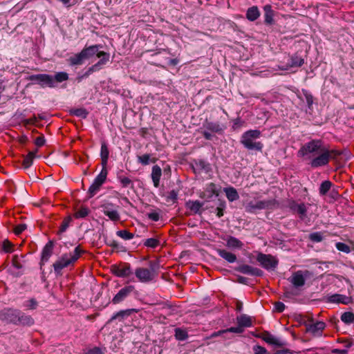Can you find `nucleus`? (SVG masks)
Listing matches in <instances>:
<instances>
[{"label":"nucleus","instance_id":"obj_38","mask_svg":"<svg viewBox=\"0 0 354 354\" xmlns=\"http://www.w3.org/2000/svg\"><path fill=\"white\" fill-rule=\"evenodd\" d=\"M174 336L178 341H185L188 338L187 331L181 328H176L174 329Z\"/></svg>","mask_w":354,"mask_h":354},{"label":"nucleus","instance_id":"obj_35","mask_svg":"<svg viewBox=\"0 0 354 354\" xmlns=\"http://www.w3.org/2000/svg\"><path fill=\"white\" fill-rule=\"evenodd\" d=\"M37 152V149H35V151H30L26 156L24 157L22 166L24 169H28L32 165L33 160L36 156Z\"/></svg>","mask_w":354,"mask_h":354},{"label":"nucleus","instance_id":"obj_11","mask_svg":"<svg viewBox=\"0 0 354 354\" xmlns=\"http://www.w3.org/2000/svg\"><path fill=\"white\" fill-rule=\"evenodd\" d=\"M185 207L188 210L186 213L187 215L201 214L205 209L208 208L207 206L205 207L204 201L200 202L199 201H187Z\"/></svg>","mask_w":354,"mask_h":354},{"label":"nucleus","instance_id":"obj_51","mask_svg":"<svg viewBox=\"0 0 354 354\" xmlns=\"http://www.w3.org/2000/svg\"><path fill=\"white\" fill-rule=\"evenodd\" d=\"M309 239L313 242L319 243L323 240V236L321 232H316L310 234Z\"/></svg>","mask_w":354,"mask_h":354},{"label":"nucleus","instance_id":"obj_17","mask_svg":"<svg viewBox=\"0 0 354 354\" xmlns=\"http://www.w3.org/2000/svg\"><path fill=\"white\" fill-rule=\"evenodd\" d=\"M19 310L8 308L5 309L1 314V319L8 323L18 325Z\"/></svg>","mask_w":354,"mask_h":354},{"label":"nucleus","instance_id":"obj_45","mask_svg":"<svg viewBox=\"0 0 354 354\" xmlns=\"http://www.w3.org/2000/svg\"><path fill=\"white\" fill-rule=\"evenodd\" d=\"M341 320L346 324H350L354 322V313L350 311L344 312L341 315Z\"/></svg>","mask_w":354,"mask_h":354},{"label":"nucleus","instance_id":"obj_20","mask_svg":"<svg viewBox=\"0 0 354 354\" xmlns=\"http://www.w3.org/2000/svg\"><path fill=\"white\" fill-rule=\"evenodd\" d=\"M192 169L195 174H201L202 172L207 174L212 171L211 165L203 159L194 160Z\"/></svg>","mask_w":354,"mask_h":354},{"label":"nucleus","instance_id":"obj_56","mask_svg":"<svg viewBox=\"0 0 354 354\" xmlns=\"http://www.w3.org/2000/svg\"><path fill=\"white\" fill-rule=\"evenodd\" d=\"M243 331H244V328L243 327H241L239 324H238L237 326L230 327V328H227L226 330H223L222 331V333L230 332V333H234L240 334V333H242Z\"/></svg>","mask_w":354,"mask_h":354},{"label":"nucleus","instance_id":"obj_34","mask_svg":"<svg viewBox=\"0 0 354 354\" xmlns=\"http://www.w3.org/2000/svg\"><path fill=\"white\" fill-rule=\"evenodd\" d=\"M236 321L237 324H239L243 328L250 327L252 325L250 317L245 314H242L240 316H238L236 317Z\"/></svg>","mask_w":354,"mask_h":354},{"label":"nucleus","instance_id":"obj_29","mask_svg":"<svg viewBox=\"0 0 354 354\" xmlns=\"http://www.w3.org/2000/svg\"><path fill=\"white\" fill-rule=\"evenodd\" d=\"M162 175V169L161 168L156 165L152 167L151 171V178L155 187H158L160 183V178Z\"/></svg>","mask_w":354,"mask_h":354},{"label":"nucleus","instance_id":"obj_36","mask_svg":"<svg viewBox=\"0 0 354 354\" xmlns=\"http://www.w3.org/2000/svg\"><path fill=\"white\" fill-rule=\"evenodd\" d=\"M90 209L84 205H82L79 209L75 208L73 216L76 219L84 218L90 214Z\"/></svg>","mask_w":354,"mask_h":354},{"label":"nucleus","instance_id":"obj_57","mask_svg":"<svg viewBox=\"0 0 354 354\" xmlns=\"http://www.w3.org/2000/svg\"><path fill=\"white\" fill-rule=\"evenodd\" d=\"M113 245V250L118 252H126L127 249L123 245L120 244L118 241H115V243H112Z\"/></svg>","mask_w":354,"mask_h":354},{"label":"nucleus","instance_id":"obj_4","mask_svg":"<svg viewBox=\"0 0 354 354\" xmlns=\"http://www.w3.org/2000/svg\"><path fill=\"white\" fill-rule=\"evenodd\" d=\"M102 46L100 44H95L89 46H85L81 52L75 54L68 59V62L71 66L81 65L85 59H88L93 57L95 55L97 56V53H100L99 49Z\"/></svg>","mask_w":354,"mask_h":354},{"label":"nucleus","instance_id":"obj_27","mask_svg":"<svg viewBox=\"0 0 354 354\" xmlns=\"http://www.w3.org/2000/svg\"><path fill=\"white\" fill-rule=\"evenodd\" d=\"M100 156L102 160V168H106L108 159L109 156V150L105 142H102L101 145Z\"/></svg>","mask_w":354,"mask_h":354},{"label":"nucleus","instance_id":"obj_23","mask_svg":"<svg viewBox=\"0 0 354 354\" xmlns=\"http://www.w3.org/2000/svg\"><path fill=\"white\" fill-rule=\"evenodd\" d=\"M304 64V59L298 53H295L290 57L289 62L282 70H288L290 68L301 67Z\"/></svg>","mask_w":354,"mask_h":354},{"label":"nucleus","instance_id":"obj_39","mask_svg":"<svg viewBox=\"0 0 354 354\" xmlns=\"http://www.w3.org/2000/svg\"><path fill=\"white\" fill-rule=\"evenodd\" d=\"M89 112L84 108L73 109L70 110V114L77 117L85 119L87 118Z\"/></svg>","mask_w":354,"mask_h":354},{"label":"nucleus","instance_id":"obj_59","mask_svg":"<svg viewBox=\"0 0 354 354\" xmlns=\"http://www.w3.org/2000/svg\"><path fill=\"white\" fill-rule=\"evenodd\" d=\"M252 349L254 354H268L267 349L260 345H254Z\"/></svg>","mask_w":354,"mask_h":354},{"label":"nucleus","instance_id":"obj_54","mask_svg":"<svg viewBox=\"0 0 354 354\" xmlns=\"http://www.w3.org/2000/svg\"><path fill=\"white\" fill-rule=\"evenodd\" d=\"M118 178V180H120V183L123 187H127L130 185L132 186V181L128 177L124 176H119Z\"/></svg>","mask_w":354,"mask_h":354},{"label":"nucleus","instance_id":"obj_12","mask_svg":"<svg viewBox=\"0 0 354 354\" xmlns=\"http://www.w3.org/2000/svg\"><path fill=\"white\" fill-rule=\"evenodd\" d=\"M308 274L309 271L308 270H305L304 272L298 270L293 272L288 280L295 288H299L305 284L306 277H308Z\"/></svg>","mask_w":354,"mask_h":354},{"label":"nucleus","instance_id":"obj_18","mask_svg":"<svg viewBox=\"0 0 354 354\" xmlns=\"http://www.w3.org/2000/svg\"><path fill=\"white\" fill-rule=\"evenodd\" d=\"M310 204L305 203H297L295 201H292L289 206L293 213H297L299 215V218L304 220L307 217V209L310 206Z\"/></svg>","mask_w":354,"mask_h":354},{"label":"nucleus","instance_id":"obj_63","mask_svg":"<svg viewBox=\"0 0 354 354\" xmlns=\"http://www.w3.org/2000/svg\"><path fill=\"white\" fill-rule=\"evenodd\" d=\"M330 196L332 199H338V198L341 196V194L338 192V189L336 187H333L330 190Z\"/></svg>","mask_w":354,"mask_h":354},{"label":"nucleus","instance_id":"obj_1","mask_svg":"<svg viewBox=\"0 0 354 354\" xmlns=\"http://www.w3.org/2000/svg\"><path fill=\"white\" fill-rule=\"evenodd\" d=\"M319 153L311 159L310 165L313 168H317L328 164L330 159H335L341 153L335 149H329L322 140L314 139L304 145L298 151V156L304 157L308 154Z\"/></svg>","mask_w":354,"mask_h":354},{"label":"nucleus","instance_id":"obj_10","mask_svg":"<svg viewBox=\"0 0 354 354\" xmlns=\"http://www.w3.org/2000/svg\"><path fill=\"white\" fill-rule=\"evenodd\" d=\"M111 270L115 276L118 277H127L133 274L131 265L129 263L113 265L111 267Z\"/></svg>","mask_w":354,"mask_h":354},{"label":"nucleus","instance_id":"obj_22","mask_svg":"<svg viewBox=\"0 0 354 354\" xmlns=\"http://www.w3.org/2000/svg\"><path fill=\"white\" fill-rule=\"evenodd\" d=\"M54 243L49 241L43 248L41 254L40 267L41 268L46 263L53 254Z\"/></svg>","mask_w":354,"mask_h":354},{"label":"nucleus","instance_id":"obj_40","mask_svg":"<svg viewBox=\"0 0 354 354\" xmlns=\"http://www.w3.org/2000/svg\"><path fill=\"white\" fill-rule=\"evenodd\" d=\"M227 199H238L239 198L236 189L233 187H228L223 189Z\"/></svg>","mask_w":354,"mask_h":354},{"label":"nucleus","instance_id":"obj_41","mask_svg":"<svg viewBox=\"0 0 354 354\" xmlns=\"http://www.w3.org/2000/svg\"><path fill=\"white\" fill-rule=\"evenodd\" d=\"M333 187V183L330 180L323 181L319 187V194L321 196H324L326 193L329 192Z\"/></svg>","mask_w":354,"mask_h":354},{"label":"nucleus","instance_id":"obj_62","mask_svg":"<svg viewBox=\"0 0 354 354\" xmlns=\"http://www.w3.org/2000/svg\"><path fill=\"white\" fill-rule=\"evenodd\" d=\"M274 310L277 313H282L286 308V306L283 302L277 301L274 303Z\"/></svg>","mask_w":354,"mask_h":354},{"label":"nucleus","instance_id":"obj_48","mask_svg":"<svg viewBox=\"0 0 354 354\" xmlns=\"http://www.w3.org/2000/svg\"><path fill=\"white\" fill-rule=\"evenodd\" d=\"M53 77V84H55V82H62L66 81L68 79V75L66 72H58Z\"/></svg>","mask_w":354,"mask_h":354},{"label":"nucleus","instance_id":"obj_49","mask_svg":"<svg viewBox=\"0 0 354 354\" xmlns=\"http://www.w3.org/2000/svg\"><path fill=\"white\" fill-rule=\"evenodd\" d=\"M13 244L8 240L5 239L1 243V250L6 253H11L13 250Z\"/></svg>","mask_w":354,"mask_h":354},{"label":"nucleus","instance_id":"obj_30","mask_svg":"<svg viewBox=\"0 0 354 354\" xmlns=\"http://www.w3.org/2000/svg\"><path fill=\"white\" fill-rule=\"evenodd\" d=\"M102 208L104 214L108 216L111 221H118L120 220V215L116 210L111 209L108 205H103Z\"/></svg>","mask_w":354,"mask_h":354},{"label":"nucleus","instance_id":"obj_52","mask_svg":"<svg viewBox=\"0 0 354 354\" xmlns=\"http://www.w3.org/2000/svg\"><path fill=\"white\" fill-rule=\"evenodd\" d=\"M160 210H159V211H156V210L151 211L150 212L147 213L146 216L151 221L156 222V221H158L160 220Z\"/></svg>","mask_w":354,"mask_h":354},{"label":"nucleus","instance_id":"obj_26","mask_svg":"<svg viewBox=\"0 0 354 354\" xmlns=\"http://www.w3.org/2000/svg\"><path fill=\"white\" fill-rule=\"evenodd\" d=\"M38 84H39L43 88L46 86L53 88L55 86V85L53 84V77L46 73L40 74V78L39 80Z\"/></svg>","mask_w":354,"mask_h":354},{"label":"nucleus","instance_id":"obj_16","mask_svg":"<svg viewBox=\"0 0 354 354\" xmlns=\"http://www.w3.org/2000/svg\"><path fill=\"white\" fill-rule=\"evenodd\" d=\"M234 270L244 274L250 275L252 277H262L263 271L261 269L247 264L240 265L234 268Z\"/></svg>","mask_w":354,"mask_h":354},{"label":"nucleus","instance_id":"obj_32","mask_svg":"<svg viewBox=\"0 0 354 354\" xmlns=\"http://www.w3.org/2000/svg\"><path fill=\"white\" fill-rule=\"evenodd\" d=\"M260 16V12L257 6L249 8L246 12V18L250 21L257 20Z\"/></svg>","mask_w":354,"mask_h":354},{"label":"nucleus","instance_id":"obj_31","mask_svg":"<svg viewBox=\"0 0 354 354\" xmlns=\"http://www.w3.org/2000/svg\"><path fill=\"white\" fill-rule=\"evenodd\" d=\"M263 10L265 12V24H273V16H274V11L272 8V6L270 4H267L264 6Z\"/></svg>","mask_w":354,"mask_h":354},{"label":"nucleus","instance_id":"obj_61","mask_svg":"<svg viewBox=\"0 0 354 354\" xmlns=\"http://www.w3.org/2000/svg\"><path fill=\"white\" fill-rule=\"evenodd\" d=\"M105 349L102 350L101 348L95 346L89 350L85 354H104Z\"/></svg>","mask_w":354,"mask_h":354},{"label":"nucleus","instance_id":"obj_25","mask_svg":"<svg viewBox=\"0 0 354 354\" xmlns=\"http://www.w3.org/2000/svg\"><path fill=\"white\" fill-rule=\"evenodd\" d=\"M216 252L219 257L225 259L227 262L232 263L236 261V255L231 252L225 249H217Z\"/></svg>","mask_w":354,"mask_h":354},{"label":"nucleus","instance_id":"obj_21","mask_svg":"<svg viewBox=\"0 0 354 354\" xmlns=\"http://www.w3.org/2000/svg\"><path fill=\"white\" fill-rule=\"evenodd\" d=\"M221 192V186L220 185L210 183L206 185L203 194L205 197L212 198L213 196L218 197Z\"/></svg>","mask_w":354,"mask_h":354},{"label":"nucleus","instance_id":"obj_53","mask_svg":"<svg viewBox=\"0 0 354 354\" xmlns=\"http://www.w3.org/2000/svg\"><path fill=\"white\" fill-rule=\"evenodd\" d=\"M225 207V201H221V203L219 204V205L214 209V212L216 213V216L218 218H221L223 216Z\"/></svg>","mask_w":354,"mask_h":354},{"label":"nucleus","instance_id":"obj_3","mask_svg":"<svg viewBox=\"0 0 354 354\" xmlns=\"http://www.w3.org/2000/svg\"><path fill=\"white\" fill-rule=\"evenodd\" d=\"M261 136V131L258 129H250L242 134L240 142L248 150L262 151L263 148V143L259 141H255V140L259 138Z\"/></svg>","mask_w":354,"mask_h":354},{"label":"nucleus","instance_id":"obj_58","mask_svg":"<svg viewBox=\"0 0 354 354\" xmlns=\"http://www.w3.org/2000/svg\"><path fill=\"white\" fill-rule=\"evenodd\" d=\"M27 225L25 223H20L15 226L13 232L16 235L21 234L26 229Z\"/></svg>","mask_w":354,"mask_h":354},{"label":"nucleus","instance_id":"obj_46","mask_svg":"<svg viewBox=\"0 0 354 354\" xmlns=\"http://www.w3.org/2000/svg\"><path fill=\"white\" fill-rule=\"evenodd\" d=\"M301 92H302L303 95L305 97V100L306 102L308 108L309 109H311L313 104V101H314V97H313V95L308 91H307L306 89H302Z\"/></svg>","mask_w":354,"mask_h":354},{"label":"nucleus","instance_id":"obj_2","mask_svg":"<svg viewBox=\"0 0 354 354\" xmlns=\"http://www.w3.org/2000/svg\"><path fill=\"white\" fill-rule=\"evenodd\" d=\"M83 253L84 251L81 249L80 245H77L72 252L62 254L53 264L55 276H62L63 269L70 266L73 267Z\"/></svg>","mask_w":354,"mask_h":354},{"label":"nucleus","instance_id":"obj_7","mask_svg":"<svg viewBox=\"0 0 354 354\" xmlns=\"http://www.w3.org/2000/svg\"><path fill=\"white\" fill-rule=\"evenodd\" d=\"M132 294L137 295L138 291L133 285H128L122 287L113 297V304H119L124 301Z\"/></svg>","mask_w":354,"mask_h":354},{"label":"nucleus","instance_id":"obj_60","mask_svg":"<svg viewBox=\"0 0 354 354\" xmlns=\"http://www.w3.org/2000/svg\"><path fill=\"white\" fill-rule=\"evenodd\" d=\"M38 305L37 301L35 300V299L32 298L28 301H26L24 304V306L28 307L29 309L34 310L37 308Z\"/></svg>","mask_w":354,"mask_h":354},{"label":"nucleus","instance_id":"obj_64","mask_svg":"<svg viewBox=\"0 0 354 354\" xmlns=\"http://www.w3.org/2000/svg\"><path fill=\"white\" fill-rule=\"evenodd\" d=\"M45 138H44V136L43 135L37 137L35 140V144L38 147H41L42 146L44 145L45 144Z\"/></svg>","mask_w":354,"mask_h":354},{"label":"nucleus","instance_id":"obj_19","mask_svg":"<svg viewBox=\"0 0 354 354\" xmlns=\"http://www.w3.org/2000/svg\"><path fill=\"white\" fill-rule=\"evenodd\" d=\"M134 312H137V310L134 308L121 310L114 313L111 316V317L107 321V324H111L114 321L124 322L128 317H129L131 315V314Z\"/></svg>","mask_w":354,"mask_h":354},{"label":"nucleus","instance_id":"obj_37","mask_svg":"<svg viewBox=\"0 0 354 354\" xmlns=\"http://www.w3.org/2000/svg\"><path fill=\"white\" fill-rule=\"evenodd\" d=\"M24 258V255L14 254L12 259V266L18 270L22 269L25 263Z\"/></svg>","mask_w":354,"mask_h":354},{"label":"nucleus","instance_id":"obj_43","mask_svg":"<svg viewBox=\"0 0 354 354\" xmlns=\"http://www.w3.org/2000/svg\"><path fill=\"white\" fill-rule=\"evenodd\" d=\"M346 299H347V297L344 295L334 294L329 297L328 301L332 303L347 304V302L345 301Z\"/></svg>","mask_w":354,"mask_h":354},{"label":"nucleus","instance_id":"obj_47","mask_svg":"<svg viewBox=\"0 0 354 354\" xmlns=\"http://www.w3.org/2000/svg\"><path fill=\"white\" fill-rule=\"evenodd\" d=\"M116 235L124 240H131L134 237V234L130 232L127 230H118L116 232Z\"/></svg>","mask_w":354,"mask_h":354},{"label":"nucleus","instance_id":"obj_9","mask_svg":"<svg viewBox=\"0 0 354 354\" xmlns=\"http://www.w3.org/2000/svg\"><path fill=\"white\" fill-rule=\"evenodd\" d=\"M97 57L100 58V60L86 71L82 76V78L88 77L93 73L100 71L102 66L105 65L109 61L110 55L104 51H101L97 53Z\"/></svg>","mask_w":354,"mask_h":354},{"label":"nucleus","instance_id":"obj_8","mask_svg":"<svg viewBox=\"0 0 354 354\" xmlns=\"http://www.w3.org/2000/svg\"><path fill=\"white\" fill-rule=\"evenodd\" d=\"M107 174L106 168H102L100 173L95 177L88 191L89 198L93 197L100 190L101 186L106 179Z\"/></svg>","mask_w":354,"mask_h":354},{"label":"nucleus","instance_id":"obj_44","mask_svg":"<svg viewBox=\"0 0 354 354\" xmlns=\"http://www.w3.org/2000/svg\"><path fill=\"white\" fill-rule=\"evenodd\" d=\"M71 221H72L71 216L69 215V216L65 217L60 225V227H59V229L58 231V234H62V233L65 232L66 231V230L68 229V227H69Z\"/></svg>","mask_w":354,"mask_h":354},{"label":"nucleus","instance_id":"obj_28","mask_svg":"<svg viewBox=\"0 0 354 354\" xmlns=\"http://www.w3.org/2000/svg\"><path fill=\"white\" fill-rule=\"evenodd\" d=\"M19 323L23 326H30L34 324L35 321L30 315H28L19 310Z\"/></svg>","mask_w":354,"mask_h":354},{"label":"nucleus","instance_id":"obj_13","mask_svg":"<svg viewBox=\"0 0 354 354\" xmlns=\"http://www.w3.org/2000/svg\"><path fill=\"white\" fill-rule=\"evenodd\" d=\"M243 206L245 211L249 213H256L257 211L263 209L269 205L270 201H247Z\"/></svg>","mask_w":354,"mask_h":354},{"label":"nucleus","instance_id":"obj_24","mask_svg":"<svg viewBox=\"0 0 354 354\" xmlns=\"http://www.w3.org/2000/svg\"><path fill=\"white\" fill-rule=\"evenodd\" d=\"M326 324L324 322L318 321L315 324H309L306 327L308 332L312 333L314 335H321L322 330L324 329Z\"/></svg>","mask_w":354,"mask_h":354},{"label":"nucleus","instance_id":"obj_6","mask_svg":"<svg viewBox=\"0 0 354 354\" xmlns=\"http://www.w3.org/2000/svg\"><path fill=\"white\" fill-rule=\"evenodd\" d=\"M257 261L263 268L268 271L274 270L279 264V260L275 257L261 252L257 256Z\"/></svg>","mask_w":354,"mask_h":354},{"label":"nucleus","instance_id":"obj_14","mask_svg":"<svg viewBox=\"0 0 354 354\" xmlns=\"http://www.w3.org/2000/svg\"><path fill=\"white\" fill-rule=\"evenodd\" d=\"M259 338L262 339L267 344L277 347H283L286 345V342L284 340L281 339L274 335H272L268 331H263L260 335H257Z\"/></svg>","mask_w":354,"mask_h":354},{"label":"nucleus","instance_id":"obj_15","mask_svg":"<svg viewBox=\"0 0 354 354\" xmlns=\"http://www.w3.org/2000/svg\"><path fill=\"white\" fill-rule=\"evenodd\" d=\"M135 275L142 283H148L153 281L156 277V274L153 271H149L148 268H136Z\"/></svg>","mask_w":354,"mask_h":354},{"label":"nucleus","instance_id":"obj_33","mask_svg":"<svg viewBox=\"0 0 354 354\" xmlns=\"http://www.w3.org/2000/svg\"><path fill=\"white\" fill-rule=\"evenodd\" d=\"M226 245L231 248L241 249L243 246V243L237 238L230 236L226 239Z\"/></svg>","mask_w":354,"mask_h":354},{"label":"nucleus","instance_id":"obj_42","mask_svg":"<svg viewBox=\"0 0 354 354\" xmlns=\"http://www.w3.org/2000/svg\"><path fill=\"white\" fill-rule=\"evenodd\" d=\"M142 244L147 248H156L160 244V241L156 238H149L142 241Z\"/></svg>","mask_w":354,"mask_h":354},{"label":"nucleus","instance_id":"obj_50","mask_svg":"<svg viewBox=\"0 0 354 354\" xmlns=\"http://www.w3.org/2000/svg\"><path fill=\"white\" fill-rule=\"evenodd\" d=\"M335 248L337 250L346 254L351 252V250L349 245L342 242H337L335 243Z\"/></svg>","mask_w":354,"mask_h":354},{"label":"nucleus","instance_id":"obj_55","mask_svg":"<svg viewBox=\"0 0 354 354\" xmlns=\"http://www.w3.org/2000/svg\"><path fill=\"white\" fill-rule=\"evenodd\" d=\"M138 162L142 165H147L150 162V154L145 153L142 156H138Z\"/></svg>","mask_w":354,"mask_h":354},{"label":"nucleus","instance_id":"obj_5","mask_svg":"<svg viewBox=\"0 0 354 354\" xmlns=\"http://www.w3.org/2000/svg\"><path fill=\"white\" fill-rule=\"evenodd\" d=\"M203 128L205 129V130L201 132L205 140H211L213 137L211 132L222 134L225 127L218 122L209 121V120L205 119L203 123Z\"/></svg>","mask_w":354,"mask_h":354}]
</instances>
